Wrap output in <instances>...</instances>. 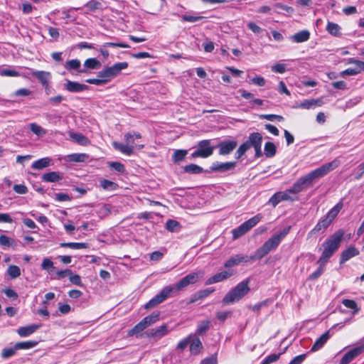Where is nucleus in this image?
<instances>
[{
    "instance_id": "nucleus-1",
    "label": "nucleus",
    "mask_w": 364,
    "mask_h": 364,
    "mask_svg": "<svg viewBox=\"0 0 364 364\" xmlns=\"http://www.w3.org/2000/svg\"><path fill=\"white\" fill-rule=\"evenodd\" d=\"M290 229L291 226H288L273 235L250 256L251 260L261 259L270 252L275 250L282 240L289 234Z\"/></svg>"
},
{
    "instance_id": "nucleus-2",
    "label": "nucleus",
    "mask_w": 364,
    "mask_h": 364,
    "mask_svg": "<svg viewBox=\"0 0 364 364\" xmlns=\"http://www.w3.org/2000/svg\"><path fill=\"white\" fill-rule=\"evenodd\" d=\"M344 235L345 231L342 229H339L324 241L321 246L323 252L319 257L322 263H327L329 259L338 250Z\"/></svg>"
},
{
    "instance_id": "nucleus-3",
    "label": "nucleus",
    "mask_w": 364,
    "mask_h": 364,
    "mask_svg": "<svg viewBox=\"0 0 364 364\" xmlns=\"http://www.w3.org/2000/svg\"><path fill=\"white\" fill-rule=\"evenodd\" d=\"M340 164L339 159H335L332 161L324 164L306 176L301 177L299 180L304 188L310 187L315 180L323 177L327 173L338 167Z\"/></svg>"
},
{
    "instance_id": "nucleus-4",
    "label": "nucleus",
    "mask_w": 364,
    "mask_h": 364,
    "mask_svg": "<svg viewBox=\"0 0 364 364\" xmlns=\"http://www.w3.org/2000/svg\"><path fill=\"white\" fill-rule=\"evenodd\" d=\"M249 280H245L232 289L223 299V303L225 305L238 301L250 291Z\"/></svg>"
},
{
    "instance_id": "nucleus-5",
    "label": "nucleus",
    "mask_w": 364,
    "mask_h": 364,
    "mask_svg": "<svg viewBox=\"0 0 364 364\" xmlns=\"http://www.w3.org/2000/svg\"><path fill=\"white\" fill-rule=\"evenodd\" d=\"M128 63L127 62H120L114 64L112 66L105 67L102 70L97 73V77H104L106 83L112 79L119 75L122 70L127 68Z\"/></svg>"
},
{
    "instance_id": "nucleus-6",
    "label": "nucleus",
    "mask_w": 364,
    "mask_h": 364,
    "mask_svg": "<svg viewBox=\"0 0 364 364\" xmlns=\"http://www.w3.org/2000/svg\"><path fill=\"white\" fill-rule=\"evenodd\" d=\"M173 292V288L172 286L165 287L159 294H156L154 297H153L151 300H149L144 306V309H151L159 304L164 302L167 298L171 296V294Z\"/></svg>"
},
{
    "instance_id": "nucleus-7",
    "label": "nucleus",
    "mask_w": 364,
    "mask_h": 364,
    "mask_svg": "<svg viewBox=\"0 0 364 364\" xmlns=\"http://www.w3.org/2000/svg\"><path fill=\"white\" fill-rule=\"evenodd\" d=\"M203 276V271L188 274L180 279L175 285H171L173 288V291L181 290L190 284H196Z\"/></svg>"
},
{
    "instance_id": "nucleus-8",
    "label": "nucleus",
    "mask_w": 364,
    "mask_h": 364,
    "mask_svg": "<svg viewBox=\"0 0 364 364\" xmlns=\"http://www.w3.org/2000/svg\"><path fill=\"white\" fill-rule=\"evenodd\" d=\"M237 166L236 161L218 162L215 161L212 164L210 171L212 172L225 173L232 171Z\"/></svg>"
},
{
    "instance_id": "nucleus-9",
    "label": "nucleus",
    "mask_w": 364,
    "mask_h": 364,
    "mask_svg": "<svg viewBox=\"0 0 364 364\" xmlns=\"http://www.w3.org/2000/svg\"><path fill=\"white\" fill-rule=\"evenodd\" d=\"M235 273V271L230 269L222 271L220 272L215 274L213 277L208 278L205 282V284L210 285L212 284L218 283L220 282L224 281L234 275Z\"/></svg>"
},
{
    "instance_id": "nucleus-10",
    "label": "nucleus",
    "mask_w": 364,
    "mask_h": 364,
    "mask_svg": "<svg viewBox=\"0 0 364 364\" xmlns=\"http://www.w3.org/2000/svg\"><path fill=\"white\" fill-rule=\"evenodd\" d=\"M237 146V141L235 140H223L220 141L218 147L219 154L225 156L230 154Z\"/></svg>"
},
{
    "instance_id": "nucleus-11",
    "label": "nucleus",
    "mask_w": 364,
    "mask_h": 364,
    "mask_svg": "<svg viewBox=\"0 0 364 364\" xmlns=\"http://www.w3.org/2000/svg\"><path fill=\"white\" fill-rule=\"evenodd\" d=\"M30 70L31 75L36 77L42 86L48 87V83H50L52 75L50 72L33 69H30Z\"/></svg>"
},
{
    "instance_id": "nucleus-12",
    "label": "nucleus",
    "mask_w": 364,
    "mask_h": 364,
    "mask_svg": "<svg viewBox=\"0 0 364 364\" xmlns=\"http://www.w3.org/2000/svg\"><path fill=\"white\" fill-rule=\"evenodd\" d=\"M168 326L166 324H163L159 327L149 329L146 332V335L148 338H154L157 341L168 334Z\"/></svg>"
},
{
    "instance_id": "nucleus-13",
    "label": "nucleus",
    "mask_w": 364,
    "mask_h": 364,
    "mask_svg": "<svg viewBox=\"0 0 364 364\" xmlns=\"http://www.w3.org/2000/svg\"><path fill=\"white\" fill-rule=\"evenodd\" d=\"M364 351V344L357 346L347 352L341 358L340 364H349Z\"/></svg>"
},
{
    "instance_id": "nucleus-14",
    "label": "nucleus",
    "mask_w": 364,
    "mask_h": 364,
    "mask_svg": "<svg viewBox=\"0 0 364 364\" xmlns=\"http://www.w3.org/2000/svg\"><path fill=\"white\" fill-rule=\"evenodd\" d=\"M112 146L115 149L119 151L122 154L127 155V156H130L131 154H132L134 152V149L135 148L140 150V149H143L144 146L143 144H136L135 146H131V145H127V144H124L117 142V141H114L112 143Z\"/></svg>"
},
{
    "instance_id": "nucleus-15",
    "label": "nucleus",
    "mask_w": 364,
    "mask_h": 364,
    "mask_svg": "<svg viewBox=\"0 0 364 364\" xmlns=\"http://www.w3.org/2000/svg\"><path fill=\"white\" fill-rule=\"evenodd\" d=\"M197 149L201 158H207L213 154L215 147L211 146L210 140L205 139L198 142Z\"/></svg>"
},
{
    "instance_id": "nucleus-16",
    "label": "nucleus",
    "mask_w": 364,
    "mask_h": 364,
    "mask_svg": "<svg viewBox=\"0 0 364 364\" xmlns=\"http://www.w3.org/2000/svg\"><path fill=\"white\" fill-rule=\"evenodd\" d=\"M63 87L70 92H81L89 89V87L85 84H81L69 80H66Z\"/></svg>"
},
{
    "instance_id": "nucleus-17",
    "label": "nucleus",
    "mask_w": 364,
    "mask_h": 364,
    "mask_svg": "<svg viewBox=\"0 0 364 364\" xmlns=\"http://www.w3.org/2000/svg\"><path fill=\"white\" fill-rule=\"evenodd\" d=\"M250 259V257L243 255H235L228 259L224 264L225 268L228 269L234 266L238 265L242 262H247Z\"/></svg>"
},
{
    "instance_id": "nucleus-18",
    "label": "nucleus",
    "mask_w": 364,
    "mask_h": 364,
    "mask_svg": "<svg viewBox=\"0 0 364 364\" xmlns=\"http://www.w3.org/2000/svg\"><path fill=\"white\" fill-rule=\"evenodd\" d=\"M323 105V100L321 98L318 99H307L301 103L294 106L295 108H300L304 109H313L316 107H321Z\"/></svg>"
},
{
    "instance_id": "nucleus-19",
    "label": "nucleus",
    "mask_w": 364,
    "mask_h": 364,
    "mask_svg": "<svg viewBox=\"0 0 364 364\" xmlns=\"http://www.w3.org/2000/svg\"><path fill=\"white\" fill-rule=\"evenodd\" d=\"M359 250L354 246H350L344 250L341 255L340 264H343L350 258L359 255Z\"/></svg>"
},
{
    "instance_id": "nucleus-20",
    "label": "nucleus",
    "mask_w": 364,
    "mask_h": 364,
    "mask_svg": "<svg viewBox=\"0 0 364 364\" xmlns=\"http://www.w3.org/2000/svg\"><path fill=\"white\" fill-rule=\"evenodd\" d=\"M262 134L259 132H253L250 134L248 139L245 142V144L248 145V149H250L252 146L255 148L259 146H262Z\"/></svg>"
},
{
    "instance_id": "nucleus-21",
    "label": "nucleus",
    "mask_w": 364,
    "mask_h": 364,
    "mask_svg": "<svg viewBox=\"0 0 364 364\" xmlns=\"http://www.w3.org/2000/svg\"><path fill=\"white\" fill-rule=\"evenodd\" d=\"M41 324H31L26 326H22L17 329V333L21 337H27L36 332Z\"/></svg>"
},
{
    "instance_id": "nucleus-22",
    "label": "nucleus",
    "mask_w": 364,
    "mask_h": 364,
    "mask_svg": "<svg viewBox=\"0 0 364 364\" xmlns=\"http://www.w3.org/2000/svg\"><path fill=\"white\" fill-rule=\"evenodd\" d=\"M330 338L329 331H326L323 333L319 338H318L314 342V345L311 348V351L316 352L321 349L324 344L327 342V341Z\"/></svg>"
},
{
    "instance_id": "nucleus-23",
    "label": "nucleus",
    "mask_w": 364,
    "mask_h": 364,
    "mask_svg": "<svg viewBox=\"0 0 364 364\" xmlns=\"http://www.w3.org/2000/svg\"><path fill=\"white\" fill-rule=\"evenodd\" d=\"M355 68H349L341 72V75H355L364 70V62L355 60Z\"/></svg>"
},
{
    "instance_id": "nucleus-24",
    "label": "nucleus",
    "mask_w": 364,
    "mask_h": 364,
    "mask_svg": "<svg viewBox=\"0 0 364 364\" xmlns=\"http://www.w3.org/2000/svg\"><path fill=\"white\" fill-rule=\"evenodd\" d=\"M41 179L44 182H57L63 179V175L59 172L50 171L44 173L41 176Z\"/></svg>"
},
{
    "instance_id": "nucleus-25",
    "label": "nucleus",
    "mask_w": 364,
    "mask_h": 364,
    "mask_svg": "<svg viewBox=\"0 0 364 364\" xmlns=\"http://www.w3.org/2000/svg\"><path fill=\"white\" fill-rule=\"evenodd\" d=\"M310 38V32L303 30L294 34L291 39L295 43H303L307 41Z\"/></svg>"
},
{
    "instance_id": "nucleus-26",
    "label": "nucleus",
    "mask_w": 364,
    "mask_h": 364,
    "mask_svg": "<svg viewBox=\"0 0 364 364\" xmlns=\"http://www.w3.org/2000/svg\"><path fill=\"white\" fill-rule=\"evenodd\" d=\"M51 164V159L48 157H45L40 159L37 161H35L32 165L31 168L35 170H41Z\"/></svg>"
},
{
    "instance_id": "nucleus-27",
    "label": "nucleus",
    "mask_w": 364,
    "mask_h": 364,
    "mask_svg": "<svg viewBox=\"0 0 364 364\" xmlns=\"http://www.w3.org/2000/svg\"><path fill=\"white\" fill-rule=\"evenodd\" d=\"M326 31L332 36L339 37L341 36V26L333 22L328 21L326 25Z\"/></svg>"
},
{
    "instance_id": "nucleus-28",
    "label": "nucleus",
    "mask_w": 364,
    "mask_h": 364,
    "mask_svg": "<svg viewBox=\"0 0 364 364\" xmlns=\"http://www.w3.org/2000/svg\"><path fill=\"white\" fill-rule=\"evenodd\" d=\"M188 153V150L186 149H176L173 151L172 155V161L174 164H180L183 161Z\"/></svg>"
},
{
    "instance_id": "nucleus-29",
    "label": "nucleus",
    "mask_w": 364,
    "mask_h": 364,
    "mask_svg": "<svg viewBox=\"0 0 364 364\" xmlns=\"http://www.w3.org/2000/svg\"><path fill=\"white\" fill-rule=\"evenodd\" d=\"M70 137L80 145H87L89 144V139L80 133L70 132Z\"/></svg>"
},
{
    "instance_id": "nucleus-30",
    "label": "nucleus",
    "mask_w": 364,
    "mask_h": 364,
    "mask_svg": "<svg viewBox=\"0 0 364 364\" xmlns=\"http://www.w3.org/2000/svg\"><path fill=\"white\" fill-rule=\"evenodd\" d=\"M101 66L102 64L100 61L94 58H88L84 63V67L86 69H99Z\"/></svg>"
},
{
    "instance_id": "nucleus-31",
    "label": "nucleus",
    "mask_w": 364,
    "mask_h": 364,
    "mask_svg": "<svg viewBox=\"0 0 364 364\" xmlns=\"http://www.w3.org/2000/svg\"><path fill=\"white\" fill-rule=\"evenodd\" d=\"M262 219V214H257L254 217L251 218L248 220L245 221L242 224L245 225V227L247 228V230L249 231L250 229H252L253 227H255L260 220Z\"/></svg>"
},
{
    "instance_id": "nucleus-32",
    "label": "nucleus",
    "mask_w": 364,
    "mask_h": 364,
    "mask_svg": "<svg viewBox=\"0 0 364 364\" xmlns=\"http://www.w3.org/2000/svg\"><path fill=\"white\" fill-rule=\"evenodd\" d=\"M86 154H72L66 156L67 161L71 162H84L88 159Z\"/></svg>"
},
{
    "instance_id": "nucleus-33",
    "label": "nucleus",
    "mask_w": 364,
    "mask_h": 364,
    "mask_svg": "<svg viewBox=\"0 0 364 364\" xmlns=\"http://www.w3.org/2000/svg\"><path fill=\"white\" fill-rule=\"evenodd\" d=\"M184 172L191 174H198L203 172V168L198 165L191 164L183 167Z\"/></svg>"
},
{
    "instance_id": "nucleus-34",
    "label": "nucleus",
    "mask_w": 364,
    "mask_h": 364,
    "mask_svg": "<svg viewBox=\"0 0 364 364\" xmlns=\"http://www.w3.org/2000/svg\"><path fill=\"white\" fill-rule=\"evenodd\" d=\"M159 316L160 312L154 311L151 314L144 317L142 320L145 322V324L147 326V327H149L159 321Z\"/></svg>"
},
{
    "instance_id": "nucleus-35",
    "label": "nucleus",
    "mask_w": 364,
    "mask_h": 364,
    "mask_svg": "<svg viewBox=\"0 0 364 364\" xmlns=\"http://www.w3.org/2000/svg\"><path fill=\"white\" fill-rule=\"evenodd\" d=\"M100 186L106 191H115L118 188L116 183L107 179L100 180Z\"/></svg>"
},
{
    "instance_id": "nucleus-36",
    "label": "nucleus",
    "mask_w": 364,
    "mask_h": 364,
    "mask_svg": "<svg viewBox=\"0 0 364 364\" xmlns=\"http://www.w3.org/2000/svg\"><path fill=\"white\" fill-rule=\"evenodd\" d=\"M264 151L267 157L272 158L276 154L277 148L272 142L268 141L264 144Z\"/></svg>"
},
{
    "instance_id": "nucleus-37",
    "label": "nucleus",
    "mask_w": 364,
    "mask_h": 364,
    "mask_svg": "<svg viewBox=\"0 0 364 364\" xmlns=\"http://www.w3.org/2000/svg\"><path fill=\"white\" fill-rule=\"evenodd\" d=\"M343 205V204L342 202L338 203L333 208H332L328 212L326 216L333 221L336 218L340 210L342 209Z\"/></svg>"
},
{
    "instance_id": "nucleus-38",
    "label": "nucleus",
    "mask_w": 364,
    "mask_h": 364,
    "mask_svg": "<svg viewBox=\"0 0 364 364\" xmlns=\"http://www.w3.org/2000/svg\"><path fill=\"white\" fill-rule=\"evenodd\" d=\"M147 328V326L145 324V322L141 320L136 325H135L131 330L129 331V336L137 335L138 333L143 331L145 328Z\"/></svg>"
},
{
    "instance_id": "nucleus-39",
    "label": "nucleus",
    "mask_w": 364,
    "mask_h": 364,
    "mask_svg": "<svg viewBox=\"0 0 364 364\" xmlns=\"http://www.w3.org/2000/svg\"><path fill=\"white\" fill-rule=\"evenodd\" d=\"M317 262L319 264V267H318V269L314 272H313L312 274H311L309 275V278L311 280H315L317 278H318L322 274V273L323 272V271L325 269V265H326V263H322L321 262V259L320 258L318 259Z\"/></svg>"
},
{
    "instance_id": "nucleus-40",
    "label": "nucleus",
    "mask_w": 364,
    "mask_h": 364,
    "mask_svg": "<svg viewBox=\"0 0 364 364\" xmlns=\"http://www.w3.org/2000/svg\"><path fill=\"white\" fill-rule=\"evenodd\" d=\"M37 344H38L37 341H28L16 343L15 345H16V348H17V350H20V349H30V348H34L35 346H36Z\"/></svg>"
},
{
    "instance_id": "nucleus-41",
    "label": "nucleus",
    "mask_w": 364,
    "mask_h": 364,
    "mask_svg": "<svg viewBox=\"0 0 364 364\" xmlns=\"http://www.w3.org/2000/svg\"><path fill=\"white\" fill-rule=\"evenodd\" d=\"M60 246L75 250L85 249L87 247V245L84 242H63L60 243Z\"/></svg>"
},
{
    "instance_id": "nucleus-42",
    "label": "nucleus",
    "mask_w": 364,
    "mask_h": 364,
    "mask_svg": "<svg viewBox=\"0 0 364 364\" xmlns=\"http://www.w3.org/2000/svg\"><path fill=\"white\" fill-rule=\"evenodd\" d=\"M80 65H81V63L79 60L73 59V60H68L65 63L64 67L68 70H78L79 68H80Z\"/></svg>"
},
{
    "instance_id": "nucleus-43",
    "label": "nucleus",
    "mask_w": 364,
    "mask_h": 364,
    "mask_svg": "<svg viewBox=\"0 0 364 364\" xmlns=\"http://www.w3.org/2000/svg\"><path fill=\"white\" fill-rule=\"evenodd\" d=\"M247 232L248 230L245 227V225L243 224H241L240 226L232 230V237L234 240H236L242 236L243 235H245Z\"/></svg>"
},
{
    "instance_id": "nucleus-44",
    "label": "nucleus",
    "mask_w": 364,
    "mask_h": 364,
    "mask_svg": "<svg viewBox=\"0 0 364 364\" xmlns=\"http://www.w3.org/2000/svg\"><path fill=\"white\" fill-rule=\"evenodd\" d=\"M180 223L174 220H168L166 223V228L170 232H177L180 230Z\"/></svg>"
},
{
    "instance_id": "nucleus-45",
    "label": "nucleus",
    "mask_w": 364,
    "mask_h": 364,
    "mask_svg": "<svg viewBox=\"0 0 364 364\" xmlns=\"http://www.w3.org/2000/svg\"><path fill=\"white\" fill-rule=\"evenodd\" d=\"M7 273L11 279H16L21 275V269L16 265H9Z\"/></svg>"
},
{
    "instance_id": "nucleus-46",
    "label": "nucleus",
    "mask_w": 364,
    "mask_h": 364,
    "mask_svg": "<svg viewBox=\"0 0 364 364\" xmlns=\"http://www.w3.org/2000/svg\"><path fill=\"white\" fill-rule=\"evenodd\" d=\"M342 304L346 307V308H348V309H353V314H357L359 311H360V309L358 308L356 302L354 301V300H351V299H343L342 301Z\"/></svg>"
},
{
    "instance_id": "nucleus-47",
    "label": "nucleus",
    "mask_w": 364,
    "mask_h": 364,
    "mask_svg": "<svg viewBox=\"0 0 364 364\" xmlns=\"http://www.w3.org/2000/svg\"><path fill=\"white\" fill-rule=\"evenodd\" d=\"M283 201L281 192H277L269 200L268 204L276 207L280 202Z\"/></svg>"
},
{
    "instance_id": "nucleus-48",
    "label": "nucleus",
    "mask_w": 364,
    "mask_h": 364,
    "mask_svg": "<svg viewBox=\"0 0 364 364\" xmlns=\"http://www.w3.org/2000/svg\"><path fill=\"white\" fill-rule=\"evenodd\" d=\"M29 127L31 131L38 136H41L46 134V131L36 123L30 124Z\"/></svg>"
},
{
    "instance_id": "nucleus-49",
    "label": "nucleus",
    "mask_w": 364,
    "mask_h": 364,
    "mask_svg": "<svg viewBox=\"0 0 364 364\" xmlns=\"http://www.w3.org/2000/svg\"><path fill=\"white\" fill-rule=\"evenodd\" d=\"M305 188H304V186L301 183L300 181L298 179L294 183V185L290 188H289V191L290 193H293V194H297V193L301 192Z\"/></svg>"
},
{
    "instance_id": "nucleus-50",
    "label": "nucleus",
    "mask_w": 364,
    "mask_h": 364,
    "mask_svg": "<svg viewBox=\"0 0 364 364\" xmlns=\"http://www.w3.org/2000/svg\"><path fill=\"white\" fill-rule=\"evenodd\" d=\"M108 165L111 168L117 171L119 173H124L125 171L124 165L120 162L111 161L108 163Z\"/></svg>"
},
{
    "instance_id": "nucleus-51",
    "label": "nucleus",
    "mask_w": 364,
    "mask_h": 364,
    "mask_svg": "<svg viewBox=\"0 0 364 364\" xmlns=\"http://www.w3.org/2000/svg\"><path fill=\"white\" fill-rule=\"evenodd\" d=\"M210 321H203L200 322L197 328V333L199 335H203L206 333V331L209 328Z\"/></svg>"
},
{
    "instance_id": "nucleus-52",
    "label": "nucleus",
    "mask_w": 364,
    "mask_h": 364,
    "mask_svg": "<svg viewBox=\"0 0 364 364\" xmlns=\"http://www.w3.org/2000/svg\"><path fill=\"white\" fill-rule=\"evenodd\" d=\"M259 118L262 119H267L271 122H274L275 120L282 122L284 120V117L282 116L277 114H261L259 115Z\"/></svg>"
},
{
    "instance_id": "nucleus-53",
    "label": "nucleus",
    "mask_w": 364,
    "mask_h": 364,
    "mask_svg": "<svg viewBox=\"0 0 364 364\" xmlns=\"http://www.w3.org/2000/svg\"><path fill=\"white\" fill-rule=\"evenodd\" d=\"M248 149V145L244 142L236 151L235 154V158L236 159H240Z\"/></svg>"
},
{
    "instance_id": "nucleus-54",
    "label": "nucleus",
    "mask_w": 364,
    "mask_h": 364,
    "mask_svg": "<svg viewBox=\"0 0 364 364\" xmlns=\"http://www.w3.org/2000/svg\"><path fill=\"white\" fill-rule=\"evenodd\" d=\"M1 75L2 76H8V77H18V76H23L26 77L24 75H21L18 71H16L14 70H10V69H4L1 71Z\"/></svg>"
},
{
    "instance_id": "nucleus-55",
    "label": "nucleus",
    "mask_w": 364,
    "mask_h": 364,
    "mask_svg": "<svg viewBox=\"0 0 364 364\" xmlns=\"http://www.w3.org/2000/svg\"><path fill=\"white\" fill-rule=\"evenodd\" d=\"M16 350L17 348H16V345L14 346V348H4L1 352V357L4 358H9L16 353Z\"/></svg>"
},
{
    "instance_id": "nucleus-56",
    "label": "nucleus",
    "mask_w": 364,
    "mask_h": 364,
    "mask_svg": "<svg viewBox=\"0 0 364 364\" xmlns=\"http://www.w3.org/2000/svg\"><path fill=\"white\" fill-rule=\"evenodd\" d=\"M14 240L9 237L1 235H0V245L4 247H10L13 245Z\"/></svg>"
},
{
    "instance_id": "nucleus-57",
    "label": "nucleus",
    "mask_w": 364,
    "mask_h": 364,
    "mask_svg": "<svg viewBox=\"0 0 364 364\" xmlns=\"http://www.w3.org/2000/svg\"><path fill=\"white\" fill-rule=\"evenodd\" d=\"M202 347V343L198 338L194 339L190 346V350L191 352L197 353L198 350Z\"/></svg>"
},
{
    "instance_id": "nucleus-58",
    "label": "nucleus",
    "mask_w": 364,
    "mask_h": 364,
    "mask_svg": "<svg viewBox=\"0 0 364 364\" xmlns=\"http://www.w3.org/2000/svg\"><path fill=\"white\" fill-rule=\"evenodd\" d=\"M271 70L274 73L282 74L286 71V66L284 64L277 63L272 66Z\"/></svg>"
},
{
    "instance_id": "nucleus-59",
    "label": "nucleus",
    "mask_w": 364,
    "mask_h": 364,
    "mask_svg": "<svg viewBox=\"0 0 364 364\" xmlns=\"http://www.w3.org/2000/svg\"><path fill=\"white\" fill-rule=\"evenodd\" d=\"M215 291L214 288H207L205 289H202L198 291V298H200L201 299L208 296L210 294H212Z\"/></svg>"
},
{
    "instance_id": "nucleus-60",
    "label": "nucleus",
    "mask_w": 364,
    "mask_h": 364,
    "mask_svg": "<svg viewBox=\"0 0 364 364\" xmlns=\"http://www.w3.org/2000/svg\"><path fill=\"white\" fill-rule=\"evenodd\" d=\"M98 78H89L85 80L86 82L89 84L96 85H102L103 84H105L106 82L104 79V77H99Z\"/></svg>"
},
{
    "instance_id": "nucleus-61",
    "label": "nucleus",
    "mask_w": 364,
    "mask_h": 364,
    "mask_svg": "<svg viewBox=\"0 0 364 364\" xmlns=\"http://www.w3.org/2000/svg\"><path fill=\"white\" fill-rule=\"evenodd\" d=\"M280 354H271L268 355L261 364H270L279 358Z\"/></svg>"
},
{
    "instance_id": "nucleus-62",
    "label": "nucleus",
    "mask_w": 364,
    "mask_h": 364,
    "mask_svg": "<svg viewBox=\"0 0 364 364\" xmlns=\"http://www.w3.org/2000/svg\"><path fill=\"white\" fill-rule=\"evenodd\" d=\"M86 6L89 9L93 11V10L100 9L102 6V4L97 1L91 0L89 2H87Z\"/></svg>"
},
{
    "instance_id": "nucleus-63",
    "label": "nucleus",
    "mask_w": 364,
    "mask_h": 364,
    "mask_svg": "<svg viewBox=\"0 0 364 364\" xmlns=\"http://www.w3.org/2000/svg\"><path fill=\"white\" fill-rule=\"evenodd\" d=\"M13 189L18 194H26L28 192V188L23 184L14 185Z\"/></svg>"
},
{
    "instance_id": "nucleus-64",
    "label": "nucleus",
    "mask_w": 364,
    "mask_h": 364,
    "mask_svg": "<svg viewBox=\"0 0 364 364\" xmlns=\"http://www.w3.org/2000/svg\"><path fill=\"white\" fill-rule=\"evenodd\" d=\"M251 82L257 86L262 87L265 85L266 80L263 77L256 76L252 78Z\"/></svg>"
}]
</instances>
